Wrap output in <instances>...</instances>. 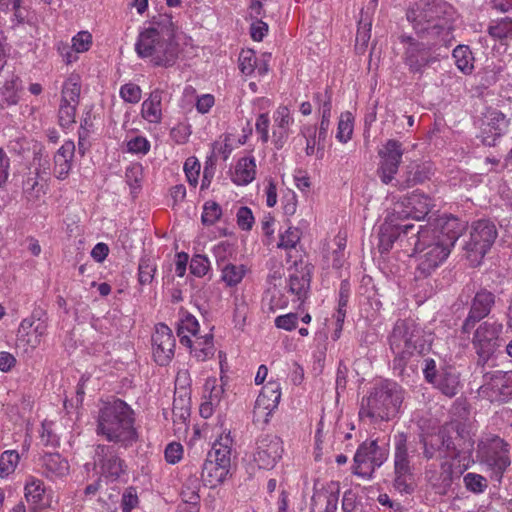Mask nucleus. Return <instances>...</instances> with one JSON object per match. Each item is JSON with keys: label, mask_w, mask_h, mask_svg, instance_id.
<instances>
[{"label": "nucleus", "mask_w": 512, "mask_h": 512, "mask_svg": "<svg viewBox=\"0 0 512 512\" xmlns=\"http://www.w3.org/2000/svg\"><path fill=\"white\" fill-rule=\"evenodd\" d=\"M451 7L436 0H412L406 17L419 37L402 35L403 58L410 72L422 74L437 61L432 50L437 46H449L453 40Z\"/></svg>", "instance_id": "obj_1"}, {"label": "nucleus", "mask_w": 512, "mask_h": 512, "mask_svg": "<svg viewBox=\"0 0 512 512\" xmlns=\"http://www.w3.org/2000/svg\"><path fill=\"white\" fill-rule=\"evenodd\" d=\"M465 229V224L454 216H441L433 223L420 226L413 240L417 254V271L428 276L449 256L452 247Z\"/></svg>", "instance_id": "obj_2"}, {"label": "nucleus", "mask_w": 512, "mask_h": 512, "mask_svg": "<svg viewBox=\"0 0 512 512\" xmlns=\"http://www.w3.org/2000/svg\"><path fill=\"white\" fill-rule=\"evenodd\" d=\"M138 57L149 59L152 65L172 67L180 55L177 26L170 15H160L143 27L135 42Z\"/></svg>", "instance_id": "obj_3"}, {"label": "nucleus", "mask_w": 512, "mask_h": 512, "mask_svg": "<svg viewBox=\"0 0 512 512\" xmlns=\"http://www.w3.org/2000/svg\"><path fill=\"white\" fill-rule=\"evenodd\" d=\"M424 454L430 459L437 454L442 458H451L458 461L459 468L454 469L449 461H443L440 465V471L427 470L426 476L431 485L438 489V492L445 494L451 487L455 478H458L469 466V458L472 451V444L463 450H457L450 437H446L445 431L437 434L423 437Z\"/></svg>", "instance_id": "obj_4"}, {"label": "nucleus", "mask_w": 512, "mask_h": 512, "mask_svg": "<svg viewBox=\"0 0 512 512\" xmlns=\"http://www.w3.org/2000/svg\"><path fill=\"white\" fill-rule=\"evenodd\" d=\"M97 434L122 447L131 446L138 438L132 408L120 399L104 403L99 410Z\"/></svg>", "instance_id": "obj_5"}, {"label": "nucleus", "mask_w": 512, "mask_h": 512, "mask_svg": "<svg viewBox=\"0 0 512 512\" xmlns=\"http://www.w3.org/2000/svg\"><path fill=\"white\" fill-rule=\"evenodd\" d=\"M403 399L402 387L394 381L384 380L362 398L359 417L371 423L390 421L398 415Z\"/></svg>", "instance_id": "obj_6"}, {"label": "nucleus", "mask_w": 512, "mask_h": 512, "mask_svg": "<svg viewBox=\"0 0 512 512\" xmlns=\"http://www.w3.org/2000/svg\"><path fill=\"white\" fill-rule=\"evenodd\" d=\"M389 344L395 356L394 363L401 368L407 360L429 349L431 335L412 319L399 320L394 325Z\"/></svg>", "instance_id": "obj_7"}, {"label": "nucleus", "mask_w": 512, "mask_h": 512, "mask_svg": "<svg viewBox=\"0 0 512 512\" xmlns=\"http://www.w3.org/2000/svg\"><path fill=\"white\" fill-rule=\"evenodd\" d=\"M497 237L495 225L488 220L473 223L469 242L465 246L467 258L472 265H478Z\"/></svg>", "instance_id": "obj_8"}, {"label": "nucleus", "mask_w": 512, "mask_h": 512, "mask_svg": "<svg viewBox=\"0 0 512 512\" xmlns=\"http://www.w3.org/2000/svg\"><path fill=\"white\" fill-rule=\"evenodd\" d=\"M478 457L481 463L492 471L497 479H501L504 471L510 466L508 445L500 437H492L479 444Z\"/></svg>", "instance_id": "obj_9"}, {"label": "nucleus", "mask_w": 512, "mask_h": 512, "mask_svg": "<svg viewBox=\"0 0 512 512\" xmlns=\"http://www.w3.org/2000/svg\"><path fill=\"white\" fill-rule=\"evenodd\" d=\"M387 456L386 444L380 446L376 440L363 442L354 456V473L362 477H369L376 468L386 461Z\"/></svg>", "instance_id": "obj_10"}, {"label": "nucleus", "mask_w": 512, "mask_h": 512, "mask_svg": "<svg viewBox=\"0 0 512 512\" xmlns=\"http://www.w3.org/2000/svg\"><path fill=\"white\" fill-rule=\"evenodd\" d=\"M47 331V319L33 313L31 317L21 321L17 332L16 345L25 353H31L41 345Z\"/></svg>", "instance_id": "obj_11"}, {"label": "nucleus", "mask_w": 512, "mask_h": 512, "mask_svg": "<svg viewBox=\"0 0 512 512\" xmlns=\"http://www.w3.org/2000/svg\"><path fill=\"white\" fill-rule=\"evenodd\" d=\"M478 392L490 402H506L512 397V371L485 374Z\"/></svg>", "instance_id": "obj_12"}, {"label": "nucleus", "mask_w": 512, "mask_h": 512, "mask_svg": "<svg viewBox=\"0 0 512 512\" xmlns=\"http://www.w3.org/2000/svg\"><path fill=\"white\" fill-rule=\"evenodd\" d=\"M406 447V437L399 434L395 437V480L394 487L400 493H411L414 490V477L410 469Z\"/></svg>", "instance_id": "obj_13"}, {"label": "nucleus", "mask_w": 512, "mask_h": 512, "mask_svg": "<svg viewBox=\"0 0 512 512\" xmlns=\"http://www.w3.org/2000/svg\"><path fill=\"white\" fill-rule=\"evenodd\" d=\"M502 329L501 323L489 321L476 329L472 343L480 358L487 360L500 346Z\"/></svg>", "instance_id": "obj_14"}, {"label": "nucleus", "mask_w": 512, "mask_h": 512, "mask_svg": "<svg viewBox=\"0 0 512 512\" xmlns=\"http://www.w3.org/2000/svg\"><path fill=\"white\" fill-rule=\"evenodd\" d=\"M284 452L282 440L275 435H265L256 442L253 460L259 469H273Z\"/></svg>", "instance_id": "obj_15"}, {"label": "nucleus", "mask_w": 512, "mask_h": 512, "mask_svg": "<svg viewBox=\"0 0 512 512\" xmlns=\"http://www.w3.org/2000/svg\"><path fill=\"white\" fill-rule=\"evenodd\" d=\"M509 119L496 108L489 107L483 113L481 123L482 142L487 146L495 145L498 138L506 133Z\"/></svg>", "instance_id": "obj_16"}, {"label": "nucleus", "mask_w": 512, "mask_h": 512, "mask_svg": "<svg viewBox=\"0 0 512 512\" xmlns=\"http://www.w3.org/2000/svg\"><path fill=\"white\" fill-rule=\"evenodd\" d=\"M402 155L401 143L396 140H388L379 150L380 166L378 173L383 183L389 184L394 179L398 172Z\"/></svg>", "instance_id": "obj_17"}, {"label": "nucleus", "mask_w": 512, "mask_h": 512, "mask_svg": "<svg viewBox=\"0 0 512 512\" xmlns=\"http://www.w3.org/2000/svg\"><path fill=\"white\" fill-rule=\"evenodd\" d=\"M175 338L172 330L165 324H158L152 335V353L159 365H167L174 356Z\"/></svg>", "instance_id": "obj_18"}, {"label": "nucleus", "mask_w": 512, "mask_h": 512, "mask_svg": "<svg viewBox=\"0 0 512 512\" xmlns=\"http://www.w3.org/2000/svg\"><path fill=\"white\" fill-rule=\"evenodd\" d=\"M432 206L431 199L418 191L413 192L405 202L396 204L393 212L399 220L413 218L415 220L423 219Z\"/></svg>", "instance_id": "obj_19"}, {"label": "nucleus", "mask_w": 512, "mask_h": 512, "mask_svg": "<svg viewBox=\"0 0 512 512\" xmlns=\"http://www.w3.org/2000/svg\"><path fill=\"white\" fill-rule=\"evenodd\" d=\"M281 398L280 384L270 381L263 386L254 406L256 421L268 422L270 415L277 408Z\"/></svg>", "instance_id": "obj_20"}, {"label": "nucleus", "mask_w": 512, "mask_h": 512, "mask_svg": "<svg viewBox=\"0 0 512 512\" xmlns=\"http://www.w3.org/2000/svg\"><path fill=\"white\" fill-rule=\"evenodd\" d=\"M94 465L101 477L114 481L123 472V464L110 446L98 445L94 453Z\"/></svg>", "instance_id": "obj_21"}, {"label": "nucleus", "mask_w": 512, "mask_h": 512, "mask_svg": "<svg viewBox=\"0 0 512 512\" xmlns=\"http://www.w3.org/2000/svg\"><path fill=\"white\" fill-rule=\"evenodd\" d=\"M394 214H389L379 229L378 247L381 253L388 252L397 239L402 241V235L409 234L414 230V224H400Z\"/></svg>", "instance_id": "obj_22"}, {"label": "nucleus", "mask_w": 512, "mask_h": 512, "mask_svg": "<svg viewBox=\"0 0 512 512\" xmlns=\"http://www.w3.org/2000/svg\"><path fill=\"white\" fill-rule=\"evenodd\" d=\"M293 123V115L287 106L281 105L274 111L271 139L277 149H281L286 143Z\"/></svg>", "instance_id": "obj_23"}, {"label": "nucleus", "mask_w": 512, "mask_h": 512, "mask_svg": "<svg viewBox=\"0 0 512 512\" xmlns=\"http://www.w3.org/2000/svg\"><path fill=\"white\" fill-rule=\"evenodd\" d=\"M494 303V295L488 291L478 292L472 302L468 317L463 324L464 332H469L476 322L486 317Z\"/></svg>", "instance_id": "obj_24"}, {"label": "nucleus", "mask_w": 512, "mask_h": 512, "mask_svg": "<svg viewBox=\"0 0 512 512\" xmlns=\"http://www.w3.org/2000/svg\"><path fill=\"white\" fill-rule=\"evenodd\" d=\"M164 91L156 88L141 104L140 115L149 124L158 125L163 119L162 99Z\"/></svg>", "instance_id": "obj_25"}, {"label": "nucleus", "mask_w": 512, "mask_h": 512, "mask_svg": "<svg viewBox=\"0 0 512 512\" xmlns=\"http://www.w3.org/2000/svg\"><path fill=\"white\" fill-rule=\"evenodd\" d=\"M200 487V480L195 475L185 480L180 494L182 502L178 505V512H199Z\"/></svg>", "instance_id": "obj_26"}, {"label": "nucleus", "mask_w": 512, "mask_h": 512, "mask_svg": "<svg viewBox=\"0 0 512 512\" xmlns=\"http://www.w3.org/2000/svg\"><path fill=\"white\" fill-rule=\"evenodd\" d=\"M41 472L49 479H60L69 473V463L59 453H45L39 459Z\"/></svg>", "instance_id": "obj_27"}, {"label": "nucleus", "mask_w": 512, "mask_h": 512, "mask_svg": "<svg viewBox=\"0 0 512 512\" xmlns=\"http://www.w3.org/2000/svg\"><path fill=\"white\" fill-rule=\"evenodd\" d=\"M182 345L189 348L191 357L199 362L212 358L215 353L213 336L209 333L205 335H197L196 337L191 338L189 343H183Z\"/></svg>", "instance_id": "obj_28"}, {"label": "nucleus", "mask_w": 512, "mask_h": 512, "mask_svg": "<svg viewBox=\"0 0 512 512\" xmlns=\"http://www.w3.org/2000/svg\"><path fill=\"white\" fill-rule=\"evenodd\" d=\"M256 160L253 156L240 158L231 171V181L237 186H246L256 177Z\"/></svg>", "instance_id": "obj_29"}, {"label": "nucleus", "mask_w": 512, "mask_h": 512, "mask_svg": "<svg viewBox=\"0 0 512 512\" xmlns=\"http://www.w3.org/2000/svg\"><path fill=\"white\" fill-rule=\"evenodd\" d=\"M300 135L305 139V153L307 156L315 155L318 159L324 157V141L326 137H320L316 125L305 124L300 129Z\"/></svg>", "instance_id": "obj_30"}, {"label": "nucleus", "mask_w": 512, "mask_h": 512, "mask_svg": "<svg viewBox=\"0 0 512 512\" xmlns=\"http://www.w3.org/2000/svg\"><path fill=\"white\" fill-rule=\"evenodd\" d=\"M75 153L73 141H65L54 156V174L58 179L68 176Z\"/></svg>", "instance_id": "obj_31"}, {"label": "nucleus", "mask_w": 512, "mask_h": 512, "mask_svg": "<svg viewBox=\"0 0 512 512\" xmlns=\"http://www.w3.org/2000/svg\"><path fill=\"white\" fill-rule=\"evenodd\" d=\"M288 291L296 296L297 300H304L310 287V273L307 267L295 268L290 271Z\"/></svg>", "instance_id": "obj_32"}, {"label": "nucleus", "mask_w": 512, "mask_h": 512, "mask_svg": "<svg viewBox=\"0 0 512 512\" xmlns=\"http://www.w3.org/2000/svg\"><path fill=\"white\" fill-rule=\"evenodd\" d=\"M24 496L34 510L43 508L46 505V488L43 481L34 476L27 477Z\"/></svg>", "instance_id": "obj_33"}, {"label": "nucleus", "mask_w": 512, "mask_h": 512, "mask_svg": "<svg viewBox=\"0 0 512 512\" xmlns=\"http://www.w3.org/2000/svg\"><path fill=\"white\" fill-rule=\"evenodd\" d=\"M232 442L230 433L220 435L213 443L212 449L209 451L206 459L230 467Z\"/></svg>", "instance_id": "obj_34"}, {"label": "nucleus", "mask_w": 512, "mask_h": 512, "mask_svg": "<svg viewBox=\"0 0 512 512\" xmlns=\"http://www.w3.org/2000/svg\"><path fill=\"white\" fill-rule=\"evenodd\" d=\"M230 467L206 459L202 468V480L206 486L214 488L224 482Z\"/></svg>", "instance_id": "obj_35"}, {"label": "nucleus", "mask_w": 512, "mask_h": 512, "mask_svg": "<svg viewBox=\"0 0 512 512\" xmlns=\"http://www.w3.org/2000/svg\"><path fill=\"white\" fill-rule=\"evenodd\" d=\"M198 320L187 312H181L177 323V335L180 343H189L191 338L198 335L199 332Z\"/></svg>", "instance_id": "obj_36"}, {"label": "nucleus", "mask_w": 512, "mask_h": 512, "mask_svg": "<svg viewBox=\"0 0 512 512\" xmlns=\"http://www.w3.org/2000/svg\"><path fill=\"white\" fill-rule=\"evenodd\" d=\"M432 384L446 396L453 397L458 392L459 377L456 371L449 367L443 369Z\"/></svg>", "instance_id": "obj_37"}, {"label": "nucleus", "mask_w": 512, "mask_h": 512, "mask_svg": "<svg viewBox=\"0 0 512 512\" xmlns=\"http://www.w3.org/2000/svg\"><path fill=\"white\" fill-rule=\"evenodd\" d=\"M218 268L221 271V280L228 287H235L240 284L247 273L243 264L227 263Z\"/></svg>", "instance_id": "obj_38"}, {"label": "nucleus", "mask_w": 512, "mask_h": 512, "mask_svg": "<svg viewBox=\"0 0 512 512\" xmlns=\"http://www.w3.org/2000/svg\"><path fill=\"white\" fill-rule=\"evenodd\" d=\"M456 67L465 75H469L474 70V56L470 48L466 45H458L452 53Z\"/></svg>", "instance_id": "obj_39"}, {"label": "nucleus", "mask_w": 512, "mask_h": 512, "mask_svg": "<svg viewBox=\"0 0 512 512\" xmlns=\"http://www.w3.org/2000/svg\"><path fill=\"white\" fill-rule=\"evenodd\" d=\"M81 92V78L78 74H71L63 83L62 101L78 105Z\"/></svg>", "instance_id": "obj_40"}, {"label": "nucleus", "mask_w": 512, "mask_h": 512, "mask_svg": "<svg viewBox=\"0 0 512 512\" xmlns=\"http://www.w3.org/2000/svg\"><path fill=\"white\" fill-rule=\"evenodd\" d=\"M354 131V116L351 112L346 111L340 114L337 131H336V139L342 143L346 144L352 138Z\"/></svg>", "instance_id": "obj_41"}, {"label": "nucleus", "mask_w": 512, "mask_h": 512, "mask_svg": "<svg viewBox=\"0 0 512 512\" xmlns=\"http://www.w3.org/2000/svg\"><path fill=\"white\" fill-rule=\"evenodd\" d=\"M18 100V78L13 76L0 87V106L14 105Z\"/></svg>", "instance_id": "obj_42"}, {"label": "nucleus", "mask_w": 512, "mask_h": 512, "mask_svg": "<svg viewBox=\"0 0 512 512\" xmlns=\"http://www.w3.org/2000/svg\"><path fill=\"white\" fill-rule=\"evenodd\" d=\"M20 461L16 450H6L0 456V478H7L14 473Z\"/></svg>", "instance_id": "obj_43"}, {"label": "nucleus", "mask_w": 512, "mask_h": 512, "mask_svg": "<svg viewBox=\"0 0 512 512\" xmlns=\"http://www.w3.org/2000/svg\"><path fill=\"white\" fill-rule=\"evenodd\" d=\"M173 416L185 422L190 416V396L187 390L176 396L173 401Z\"/></svg>", "instance_id": "obj_44"}, {"label": "nucleus", "mask_w": 512, "mask_h": 512, "mask_svg": "<svg viewBox=\"0 0 512 512\" xmlns=\"http://www.w3.org/2000/svg\"><path fill=\"white\" fill-rule=\"evenodd\" d=\"M189 269L192 275L202 278L212 271L211 262L206 255L195 254L189 262Z\"/></svg>", "instance_id": "obj_45"}, {"label": "nucleus", "mask_w": 512, "mask_h": 512, "mask_svg": "<svg viewBox=\"0 0 512 512\" xmlns=\"http://www.w3.org/2000/svg\"><path fill=\"white\" fill-rule=\"evenodd\" d=\"M223 394L224 389L222 385L218 384L215 377H209L206 379L203 388V399H207L212 403L219 405Z\"/></svg>", "instance_id": "obj_46"}, {"label": "nucleus", "mask_w": 512, "mask_h": 512, "mask_svg": "<svg viewBox=\"0 0 512 512\" xmlns=\"http://www.w3.org/2000/svg\"><path fill=\"white\" fill-rule=\"evenodd\" d=\"M156 272V263L152 257L143 256L138 267L139 282L143 285L151 283Z\"/></svg>", "instance_id": "obj_47"}, {"label": "nucleus", "mask_w": 512, "mask_h": 512, "mask_svg": "<svg viewBox=\"0 0 512 512\" xmlns=\"http://www.w3.org/2000/svg\"><path fill=\"white\" fill-rule=\"evenodd\" d=\"M93 44V36L87 30H82L76 33L71 39L72 49L75 54L85 53L90 50Z\"/></svg>", "instance_id": "obj_48"}, {"label": "nucleus", "mask_w": 512, "mask_h": 512, "mask_svg": "<svg viewBox=\"0 0 512 512\" xmlns=\"http://www.w3.org/2000/svg\"><path fill=\"white\" fill-rule=\"evenodd\" d=\"M463 482L466 489L475 494L483 493L488 487L486 478L477 473H467Z\"/></svg>", "instance_id": "obj_49"}, {"label": "nucleus", "mask_w": 512, "mask_h": 512, "mask_svg": "<svg viewBox=\"0 0 512 512\" xmlns=\"http://www.w3.org/2000/svg\"><path fill=\"white\" fill-rule=\"evenodd\" d=\"M149 140L142 136L136 135L126 139V150L136 155H146L150 150Z\"/></svg>", "instance_id": "obj_50"}, {"label": "nucleus", "mask_w": 512, "mask_h": 512, "mask_svg": "<svg viewBox=\"0 0 512 512\" xmlns=\"http://www.w3.org/2000/svg\"><path fill=\"white\" fill-rule=\"evenodd\" d=\"M222 215V209L215 201H207L203 205L202 222L205 225L215 224Z\"/></svg>", "instance_id": "obj_51"}, {"label": "nucleus", "mask_w": 512, "mask_h": 512, "mask_svg": "<svg viewBox=\"0 0 512 512\" xmlns=\"http://www.w3.org/2000/svg\"><path fill=\"white\" fill-rule=\"evenodd\" d=\"M257 55L251 49L242 50L239 54V68L245 75H252L255 72Z\"/></svg>", "instance_id": "obj_52"}, {"label": "nucleus", "mask_w": 512, "mask_h": 512, "mask_svg": "<svg viewBox=\"0 0 512 512\" xmlns=\"http://www.w3.org/2000/svg\"><path fill=\"white\" fill-rule=\"evenodd\" d=\"M218 267L227 264L226 261L233 256L234 248L228 241H221L212 249Z\"/></svg>", "instance_id": "obj_53"}, {"label": "nucleus", "mask_w": 512, "mask_h": 512, "mask_svg": "<svg viewBox=\"0 0 512 512\" xmlns=\"http://www.w3.org/2000/svg\"><path fill=\"white\" fill-rule=\"evenodd\" d=\"M183 169L189 185L196 187L201 169L200 162L195 157H189L186 159Z\"/></svg>", "instance_id": "obj_54"}, {"label": "nucleus", "mask_w": 512, "mask_h": 512, "mask_svg": "<svg viewBox=\"0 0 512 512\" xmlns=\"http://www.w3.org/2000/svg\"><path fill=\"white\" fill-rule=\"evenodd\" d=\"M269 128H270V117L268 112H262L260 113L255 122V131L258 134L259 140L266 144L268 143L270 139L269 135Z\"/></svg>", "instance_id": "obj_55"}, {"label": "nucleus", "mask_w": 512, "mask_h": 512, "mask_svg": "<svg viewBox=\"0 0 512 512\" xmlns=\"http://www.w3.org/2000/svg\"><path fill=\"white\" fill-rule=\"evenodd\" d=\"M301 232L296 227H288L283 233L280 234L278 247L284 249L294 248L299 242Z\"/></svg>", "instance_id": "obj_56"}, {"label": "nucleus", "mask_w": 512, "mask_h": 512, "mask_svg": "<svg viewBox=\"0 0 512 512\" xmlns=\"http://www.w3.org/2000/svg\"><path fill=\"white\" fill-rule=\"evenodd\" d=\"M77 105L61 100L59 108V123L62 127L67 128L75 122Z\"/></svg>", "instance_id": "obj_57"}, {"label": "nucleus", "mask_w": 512, "mask_h": 512, "mask_svg": "<svg viewBox=\"0 0 512 512\" xmlns=\"http://www.w3.org/2000/svg\"><path fill=\"white\" fill-rule=\"evenodd\" d=\"M119 94L125 102L136 104L141 99L142 90L134 83H126L120 87Z\"/></svg>", "instance_id": "obj_58"}, {"label": "nucleus", "mask_w": 512, "mask_h": 512, "mask_svg": "<svg viewBox=\"0 0 512 512\" xmlns=\"http://www.w3.org/2000/svg\"><path fill=\"white\" fill-rule=\"evenodd\" d=\"M237 225L242 230H251L254 224V216L250 208L242 206L236 213Z\"/></svg>", "instance_id": "obj_59"}, {"label": "nucleus", "mask_w": 512, "mask_h": 512, "mask_svg": "<svg viewBox=\"0 0 512 512\" xmlns=\"http://www.w3.org/2000/svg\"><path fill=\"white\" fill-rule=\"evenodd\" d=\"M55 48L66 65H71L78 61L79 57L72 49V45H69L64 41H58L55 44Z\"/></svg>", "instance_id": "obj_60"}, {"label": "nucleus", "mask_w": 512, "mask_h": 512, "mask_svg": "<svg viewBox=\"0 0 512 512\" xmlns=\"http://www.w3.org/2000/svg\"><path fill=\"white\" fill-rule=\"evenodd\" d=\"M191 135V126L188 123H179L172 128L170 136L177 144H184Z\"/></svg>", "instance_id": "obj_61"}, {"label": "nucleus", "mask_w": 512, "mask_h": 512, "mask_svg": "<svg viewBox=\"0 0 512 512\" xmlns=\"http://www.w3.org/2000/svg\"><path fill=\"white\" fill-rule=\"evenodd\" d=\"M298 323V315L296 313H288L277 316L274 320V324L278 329L291 331L296 328Z\"/></svg>", "instance_id": "obj_62"}, {"label": "nucleus", "mask_w": 512, "mask_h": 512, "mask_svg": "<svg viewBox=\"0 0 512 512\" xmlns=\"http://www.w3.org/2000/svg\"><path fill=\"white\" fill-rule=\"evenodd\" d=\"M164 455L169 464H176L183 457V447L180 443L172 442L165 448Z\"/></svg>", "instance_id": "obj_63"}, {"label": "nucleus", "mask_w": 512, "mask_h": 512, "mask_svg": "<svg viewBox=\"0 0 512 512\" xmlns=\"http://www.w3.org/2000/svg\"><path fill=\"white\" fill-rule=\"evenodd\" d=\"M316 103L318 104L319 111L322 115L331 116V95L325 92H318L314 97Z\"/></svg>", "instance_id": "obj_64"}]
</instances>
